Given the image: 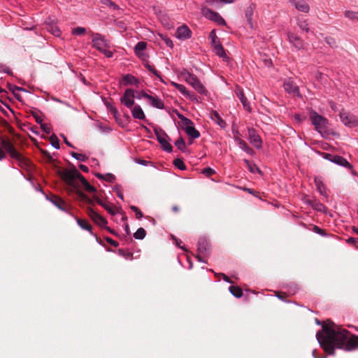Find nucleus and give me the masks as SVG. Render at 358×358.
<instances>
[{
	"label": "nucleus",
	"mask_w": 358,
	"mask_h": 358,
	"mask_svg": "<svg viewBox=\"0 0 358 358\" xmlns=\"http://www.w3.org/2000/svg\"><path fill=\"white\" fill-rule=\"evenodd\" d=\"M49 200L61 210L68 212L70 209V206L57 195H51Z\"/></svg>",
	"instance_id": "14"
},
{
	"label": "nucleus",
	"mask_w": 358,
	"mask_h": 358,
	"mask_svg": "<svg viewBox=\"0 0 358 358\" xmlns=\"http://www.w3.org/2000/svg\"><path fill=\"white\" fill-rule=\"evenodd\" d=\"M42 154L44 156V157H45L47 159V160L48 162H50L53 161L52 157L50 155V154L48 151L42 150Z\"/></svg>",
	"instance_id": "59"
},
{
	"label": "nucleus",
	"mask_w": 358,
	"mask_h": 358,
	"mask_svg": "<svg viewBox=\"0 0 358 358\" xmlns=\"http://www.w3.org/2000/svg\"><path fill=\"white\" fill-rule=\"evenodd\" d=\"M308 203L311 205V206L317 211H323L325 209L324 205H323L322 203L318 202L315 200L310 201L309 200Z\"/></svg>",
	"instance_id": "33"
},
{
	"label": "nucleus",
	"mask_w": 358,
	"mask_h": 358,
	"mask_svg": "<svg viewBox=\"0 0 358 358\" xmlns=\"http://www.w3.org/2000/svg\"><path fill=\"white\" fill-rule=\"evenodd\" d=\"M106 241L110 243V245H113L114 247H117L118 245V243L117 242H116L115 241L113 240L112 238H106Z\"/></svg>",
	"instance_id": "62"
},
{
	"label": "nucleus",
	"mask_w": 358,
	"mask_h": 358,
	"mask_svg": "<svg viewBox=\"0 0 358 358\" xmlns=\"http://www.w3.org/2000/svg\"><path fill=\"white\" fill-rule=\"evenodd\" d=\"M173 164L180 170H185L186 166L181 159L177 158L174 159Z\"/></svg>",
	"instance_id": "42"
},
{
	"label": "nucleus",
	"mask_w": 358,
	"mask_h": 358,
	"mask_svg": "<svg viewBox=\"0 0 358 358\" xmlns=\"http://www.w3.org/2000/svg\"><path fill=\"white\" fill-rule=\"evenodd\" d=\"M148 100L150 101V104L153 107H155L159 109H162L164 108V103L162 102V101L157 96H148Z\"/></svg>",
	"instance_id": "27"
},
{
	"label": "nucleus",
	"mask_w": 358,
	"mask_h": 358,
	"mask_svg": "<svg viewBox=\"0 0 358 358\" xmlns=\"http://www.w3.org/2000/svg\"><path fill=\"white\" fill-rule=\"evenodd\" d=\"M214 51L218 56L221 57H225L226 53L225 51L220 42H217L215 45H213Z\"/></svg>",
	"instance_id": "31"
},
{
	"label": "nucleus",
	"mask_w": 358,
	"mask_h": 358,
	"mask_svg": "<svg viewBox=\"0 0 358 358\" xmlns=\"http://www.w3.org/2000/svg\"><path fill=\"white\" fill-rule=\"evenodd\" d=\"M101 206L103 207L111 215H115L116 213L110 204L103 203Z\"/></svg>",
	"instance_id": "48"
},
{
	"label": "nucleus",
	"mask_w": 358,
	"mask_h": 358,
	"mask_svg": "<svg viewBox=\"0 0 358 358\" xmlns=\"http://www.w3.org/2000/svg\"><path fill=\"white\" fill-rule=\"evenodd\" d=\"M146 47H147V43L145 42H144V41L138 42L134 48V52H135L136 55L139 57H141L143 55V51L146 48Z\"/></svg>",
	"instance_id": "28"
},
{
	"label": "nucleus",
	"mask_w": 358,
	"mask_h": 358,
	"mask_svg": "<svg viewBox=\"0 0 358 358\" xmlns=\"http://www.w3.org/2000/svg\"><path fill=\"white\" fill-rule=\"evenodd\" d=\"M298 24L300 29H302L303 31H306V32L309 31L308 25L306 21H300Z\"/></svg>",
	"instance_id": "52"
},
{
	"label": "nucleus",
	"mask_w": 358,
	"mask_h": 358,
	"mask_svg": "<svg viewBox=\"0 0 358 358\" xmlns=\"http://www.w3.org/2000/svg\"><path fill=\"white\" fill-rule=\"evenodd\" d=\"M135 91L132 89H127L120 98V102L126 107L131 108L134 105Z\"/></svg>",
	"instance_id": "11"
},
{
	"label": "nucleus",
	"mask_w": 358,
	"mask_h": 358,
	"mask_svg": "<svg viewBox=\"0 0 358 358\" xmlns=\"http://www.w3.org/2000/svg\"><path fill=\"white\" fill-rule=\"evenodd\" d=\"M255 8V5L253 3H251L248 7H247L245 15V17L247 18V20L248 23L250 24V27H252V16L254 13V10Z\"/></svg>",
	"instance_id": "24"
},
{
	"label": "nucleus",
	"mask_w": 358,
	"mask_h": 358,
	"mask_svg": "<svg viewBox=\"0 0 358 358\" xmlns=\"http://www.w3.org/2000/svg\"><path fill=\"white\" fill-rule=\"evenodd\" d=\"M104 180L108 181L109 182H113L115 180V177L112 173H107L104 175Z\"/></svg>",
	"instance_id": "53"
},
{
	"label": "nucleus",
	"mask_w": 358,
	"mask_h": 358,
	"mask_svg": "<svg viewBox=\"0 0 358 358\" xmlns=\"http://www.w3.org/2000/svg\"><path fill=\"white\" fill-rule=\"evenodd\" d=\"M132 116L138 120H145V115L143 110L139 105H135L131 110Z\"/></svg>",
	"instance_id": "22"
},
{
	"label": "nucleus",
	"mask_w": 358,
	"mask_h": 358,
	"mask_svg": "<svg viewBox=\"0 0 358 358\" xmlns=\"http://www.w3.org/2000/svg\"><path fill=\"white\" fill-rule=\"evenodd\" d=\"M210 118L214 120L222 128L225 127L226 122L222 119L219 113L215 110H212L210 113Z\"/></svg>",
	"instance_id": "25"
},
{
	"label": "nucleus",
	"mask_w": 358,
	"mask_h": 358,
	"mask_svg": "<svg viewBox=\"0 0 358 358\" xmlns=\"http://www.w3.org/2000/svg\"><path fill=\"white\" fill-rule=\"evenodd\" d=\"M209 37L211 38V43H212L213 46L215 45L216 43H217V42H220L218 38L215 35V30H212L210 31V33L209 34Z\"/></svg>",
	"instance_id": "46"
},
{
	"label": "nucleus",
	"mask_w": 358,
	"mask_h": 358,
	"mask_svg": "<svg viewBox=\"0 0 358 358\" xmlns=\"http://www.w3.org/2000/svg\"><path fill=\"white\" fill-rule=\"evenodd\" d=\"M178 117L182 120V123L185 125V131L186 134L192 138H197L200 136V133L196 130L194 126L193 122L184 117L182 115H178Z\"/></svg>",
	"instance_id": "6"
},
{
	"label": "nucleus",
	"mask_w": 358,
	"mask_h": 358,
	"mask_svg": "<svg viewBox=\"0 0 358 358\" xmlns=\"http://www.w3.org/2000/svg\"><path fill=\"white\" fill-rule=\"evenodd\" d=\"M69 192H74L78 197V199H80L83 201H85V199L87 197V196L85 193H83L79 188H72L69 187Z\"/></svg>",
	"instance_id": "30"
},
{
	"label": "nucleus",
	"mask_w": 358,
	"mask_h": 358,
	"mask_svg": "<svg viewBox=\"0 0 358 358\" xmlns=\"http://www.w3.org/2000/svg\"><path fill=\"white\" fill-rule=\"evenodd\" d=\"M107 108L110 110V112L113 115L115 118L116 120H117V118L119 117V113H118L117 108L115 107H114L113 106L110 105V104H108L107 106Z\"/></svg>",
	"instance_id": "45"
},
{
	"label": "nucleus",
	"mask_w": 358,
	"mask_h": 358,
	"mask_svg": "<svg viewBox=\"0 0 358 358\" xmlns=\"http://www.w3.org/2000/svg\"><path fill=\"white\" fill-rule=\"evenodd\" d=\"M175 240H176V245H177L179 248H181V249H182L183 250H186V248H185L183 245H182V241L181 240H180V239H176V238H175Z\"/></svg>",
	"instance_id": "63"
},
{
	"label": "nucleus",
	"mask_w": 358,
	"mask_h": 358,
	"mask_svg": "<svg viewBox=\"0 0 358 358\" xmlns=\"http://www.w3.org/2000/svg\"><path fill=\"white\" fill-rule=\"evenodd\" d=\"M325 41L331 47L336 46V45L335 39L331 37H327Z\"/></svg>",
	"instance_id": "56"
},
{
	"label": "nucleus",
	"mask_w": 358,
	"mask_h": 358,
	"mask_svg": "<svg viewBox=\"0 0 358 358\" xmlns=\"http://www.w3.org/2000/svg\"><path fill=\"white\" fill-rule=\"evenodd\" d=\"M78 224L83 229L87 230L88 231H92V227L88 223V222L85 220H82L78 217H76Z\"/></svg>",
	"instance_id": "29"
},
{
	"label": "nucleus",
	"mask_w": 358,
	"mask_h": 358,
	"mask_svg": "<svg viewBox=\"0 0 358 358\" xmlns=\"http://www.w3.org/2000/svg\"><path fill=\"white\" fill-rule=\"evenodd\" d=\"M197 246V250L199 254H206L210 250V245L205 238H200L198 241Z\"/></svg>",
	"instance_id": "19"
},
{
	"label": "nucleus",
	"mask_w": 358,
	"mask_h": 358,
	"mask_svg": "<svg viewBox=\"0 0 358 358\" xmlns=\"http://www.w3.org/2000/svg\"><path fill=\"white\" fill-rule=\"evenodd\" d=\"M50 31L55 36H58L60 35V30L57 27L52 26Z\"/></svg>",
	"instance_id": "57"
},
{
	"label": "nucleus",
	"mask_w": 358,
	"mask_h": 358,
	"mask_svg": "<svg viewBox=\"0 0 358 358\" xmlns=\"http://www.w3.org/2000/svg\"><path fill=\"white\" fill-rule=\"evenodd\" d=\"M289 1L296 7V8L301 12L308 13L309 6L304 0H289Z\"/></svg>",
	"instance_id": "21"
},
{
	"label": "nucleus",
	"mask_w": 358,
	"mask_h": 358,
	"mask_svg": "<svg viewBox=\"0 0 358 358\" xmlns=\"http://www.w3.org/2000/svg\"><path fill=\"white\" fill-rule=\"evenodd\" d=\"M345 17H348L350 20H358V12H354L350 10H346L344 13Z\"/></svg>",
	"instance_id": "40"
},
{
	"label": "nucleus",
	"mask_w": 358,
	"mask_h": 358,
	"mask_svg": "<svg viewBox=\"0 0 358 358\" xmlns=\"http://www.w3.org/2000/svg\"><path fill=\"white\" fill-rule=\"evenodd\" d=\"M192 31L186 25L179 27L176 32V36L180 39H187L191 37Z\"/></svg>",
	"instance_id": "17"
},
{
	"label": "nucleus",
	"mask_w": 358,
	"mask_h": 358,
	"mask_svg": "<svg viewBox=\"0 0 358 358\" xmlns=\"http://www.w3.org/2000/svg\"><path fill=\"white\" fill-rule=\"evenodd\" d=\"M50 142L55 148H59V141L55 134H53L51 135L50 137Z\"/></svg>",
	"instance_id": "39"
},
{
	"label": "nucleus",
	"mask_w": 358,
	"mask_h": 358,
	"mask_svg": "<svg viewBox=\"0 0 358 358\" xmlns=\"http://www.w3.org/2000/svg\"><path fill=\"white\" fill-rule=\"evenodd\" d=\"M101 2L106 6L113 8L114 9L117 8V6L110 0H101Z\"/></svg>",
	"instance_id": "55"
},
{
	"label": "nucleus",
	"mask_w": 358,
	"mask_h": 358,
	"mask_svg": "<svg viewBox=\"0 0 358 358\" xmlns=\"http://www.w3.org/2000/svg\"><path fill=\"white\" fill-rule=\"evenodd\" d=\"M8 89L12 91V92L13 93L14 96H15V98L17 99V100H20L21 99V96L19 94H17L16 93V91H23L24 89L22 88V87H17V86H15V85H12L10 84H8Z\"/></svg>",
	"instance_id": "35"
},
{
	"label": "nucleus",
	"mask_w": 358,
	"mask_h": 358,
	"mask_svg": "<svg viewBox=\"0 0 358 358\" xmlns=\"http://www.w3.org/2000/svg\"><path fill=\"white\" fill-rule=\"evenodd\" d=\"M310 118L315 129L320 133H322L326 127L327 123V119L314 112L310 113Z\"/></svg>",
	"instance_id": "8"
},
{
	"label": "nucleus",
	"mask_w": 358,
	"mask_h": 358,
	"mask_svg": "<svg viewBox=\"0 0 358 358\" xmlns=\"http://www.w3.org/2000/svg\"><path fill=\"white\" fill-rule=\"evenodd\" d=\"M248 138L250 143H252L257 148L262 147V139L255 129H248Z\"/></svg>",
	"instance_id": "15"
},
{
	"label": "nucleus",
	"mask_w": 358,
	"mask_h": 358,
	"mask_svg": "<svg viewBox=\"0 0 358 358\" xmlns=\"http://www.w3.org/2000/svg\"><path fill=\"white\" fill-rule=\"evenodd\" d=\"M123 84L125 85H137L139 83L138 80L131 74L124 75L122 77Z\"/></svg>",
	"instance_id": "26"
},
{
	"label": "nucleus",
	"mask_w": 358,
	"mask_h": 358,
	"mask_svg": "<svg viewBox=\"0 0 358 358\" xmlns=\"http://www.w3.org/2000/svg\"><path fill=\"white\" fill-rule=\"evenodd\" d=\"M230 292L236 297L240 298L243 295L242 289L238 286H230L229 288Z\"/></svg>",
	"instance_id": "32"
},
{
	"label": "nucleus",
	"mask_w": 358,
	"mask_h": 358,
	"mask_svg": "<svg viewBox=\"0 0 358 358\" xmlns=\"http://www.w3.org/2000/svg\"><path fill=\"white\" fill-rule=\"evenodd\" d=\"M175 145L181 151H184L186 147L185 141L181 136L179 137V138L177 141H176Z\"/></svg>",
	"instance_id": "41"
},
{
	"label": "nucleus",
	"mask_w": 358,
	"mask_h": 358,
	"mask_svg": "<svg viewBox=\"0 0 358 358\" xmlns=\"http://www.w3.org/2000/svg\"><path fill=\"white\" fill-rule=\"evenodd\" d=\"M285 90L293 96L299 94V90L298 86L291 78H287L284 82Z\"/></svg>",
	"instance_id": "16"
},
{
	"label": "nucleus",
	"mask_w": 358,
	"mask_h": 358,
	"mask_svg": "<svg viewBox=\"0 0 358 358\" xmlns=\"http://www.w3.org/2000/svg\"><path fill=\"white\" fill-rule=\"evenodd\" d=\"M183 76L185 81L191 85L199 93L201 94H206L207 93L205 87L195 75L187 72L183 74Z\"/></svg>",
	"instance_id": "5"
},
{
	"label": "nucleus",
	"mask_w": 358,
	"mask_h": 358,
	"mask_svg": "<svg viewBox=\"0 0 358 358\" xmlns=\"http://www.w3.org/2000/svg\"><path fill=\"white\" fill-rule=\"evenodd\" d=\"M174 85L183 95L188 96L190 99H193L194 95L192 94L189 91H187L184 85L176 83L174 84Z\"/></svg>",
	"instance_id": "34"
},
{
	"label": "nucleus",
	"mask_w": 358,
	"mask_h": 358,
	"mask_svg": "<svg viewBox=\"0 0 358 358\" xmlns=\"http://www.w3.org/2000/svg\"><path fill=\"white\" fill-rule=\"evenodd\" d=\"M0 143L2 148L9 154L10 157L17 162V165L21 169H29L31 167V163L29 159L19 152L9 139L0 137Z\"/></svg>",
	"instance_id": "3"
},
{
	"label": "nucleus",
	"mask_w": 358,
	"mask_h": 358,
	"mask_svg": "<svg viewBox=\"0 0 358 358\" xmlns=\"http://www.w3.org/2000/svg\"><path fill=\"white\" fill-rule=\"evenodd\" d=\"M289 42L297 49L301 50L304 48V43L299 36L295 34H289L288 36Z\"/></svg>",
	"instance_id": "20"
},
{
	"label": "nucleus",
	"mask_w": 358,
	"mask_h": 358,
	"mask_svg": "<svg viewBox=\"0 0 358 358\" xmlns=\"http://www.w3.org/2000/svg\"><path fill=\"white\" fill-rule=\"evenodd\" d=\"M316 337L320 346L329 355H334L336 348L345 351L358 350V336L331 320L322 324V331H318Z\"/></svg>",
	"instance_id": "1"
},
{
	"label": "nucleus",
	"mask_w": 358,
	"mask_h": 358,
	"mask_svg": "<svg viewBox=\"0 0 358 358\" xmlns=\"http://www.w3.org/2000/svg\"><path fill=\"white\" fill-rule=\"evenodd\" d=\"M1 125L2 127H3L5 129H6L8 132L11 134H14V128L13 127H11V125L6 120H2L1 122Z\"/></svg>",
	"instance_id": "44"
},
{
	"label": "nucleus",
	"mask_w": 358,
	"mask_h": 358,
	"mask_svg": "<svg viewBox=\"0 0 358 358\" xmlns=\"http://www.w3.org/2000/svg\"><path fill=\"white\" fill-rule=\"evenodd\" d=\"M236 96L240 99L241 102L242 103L243 108L248 110H251V108L250 106L249 102L248 101L247 98L245 97L243 89L240 87H237L235 91Z\"/></svg>",
	"instance_id": "18"
},
{
	"label": "nucleus",
	"mask_w": 358,
	"mask_h": 358,
	"mask_svg": "<svg viewBox=\"0 0 358 358\" xmlns=\"http://www.w3.org/2000/svg\"><path fill=\"white\" fill-rule=\"evenodd\" d=\"M93 199L100 206L103 205V203H104L96 195L93 196Z\"/></svg>",
	"instance_id": "64"
},
{
	"label": "nucleus",
	"mask_w": 358,
	"mask_h": 358,
	"mask_svg": "<svg viewBox=\"0 0 358 358\" xmlns=\"http://www.w3.org/2000/svg\"><path fill=\"white\" fill-rule=\"evenodd\" d=\"M41 128L43 129V131L44 132H45L46 134H50V131H51V129L48 126V124H44V123H41Z\"/></svg>",
	"instance_id": "58"
},
{
	"label": "nucleus",
	"mask_w": 358,
	"mask_h": 358,
	"mask_svg": "<svg viewBox=\"0 0 358 358\" xmlns=\"http://www.w3.org/2000/svg\"><path fill=\"white\" fill-rule=\"evenodd\" d=\"M87 215L89 217L98 225L104 227L107 224V220L101 216L98 213L94 211L92 208H87Z\"/></svg>",
	"instance_id": "13"
},
{
	"label": "nucleus",
	"mask_w": 358,
	"mask_h": 358,
	"mask_svg": "<svg viewBox=\"0 0 358 358\" xmlns=\"http://www.w3.org/2000/svg\"><path fill=\"white\" fill-rule=\"evenodd\" d=\"M130 208L136 213V217L137 219H141L143 217V215L138 208L135 206H131Z\"/></svg>",
	"instance_id": "47"
},
{
	"label": "nucleus",
	"mask_w": 358,
	"mask_h": 358,
	"mask_svg": "<svg viewBox=\"0 0 358 358\" xmlns=\"http://www.w3.org/2000/svg\"><path fill=\"white\" fill-rule=\"evenodd\" d=\"M71 155L76 158V159L81 161V162H85L87 159V157L83 154L77 153L75 152H71Z\"/></svg>",
	"instance_id": "43"
},
{
	"label": "nucleus",
	"mask_w": 358,
	"mask_h": 358,
	"mask_svg": "<svg viewBox=\"0 0 358 358\" xmlns=\"http://www.w3.org/2000/svg\"><path fill=\"white\" fill-rule=\"evenodd\" d=\"M62 180L72 188H80V183L88 192H95L96 188L92 186L75 166L71 169H63L57 171Z\"/></svg>",
	"instance_id": "2"
},
{
	"label": "nucleus",
	"mask_w": 358,
	"mask_h": 358,
	"mask_svg": "<svg viewBox=\"0 0 358 358\" xmlns=\"http://www.w3.org/2000/svg\"><path fill=\"white\" fill-rule=\"evenodd\" d=\"M154 132L163 150L168 152H171L173 150V147L168 141V140H170V138L166 133L159 127H155L154 129Z\"/></svg>",
	"instance_id": "4"
},
{
	"label": "nucleus",
	"mask_w": 358,
	"mask_h": 358,
	"mask_svg": "<svg viewBox=\"0 0 358 358\" xmlns=\"http://www.w3.org/2000/svg\"><path fill=\"white\" fill-rule=\"evenodd\" d=\"M31 114H32L33 117L35 118L36 122L37 123H38V124H41L43 122V119H42L41 117H39V116L37 115V113H35V112H32V113H31Z\"/></svg>",
	"instance_id": "61"
},
{
	"label": "nucleus",
	"mask_w": 358,
	"mask_h": 358,
	"mask_svg": "<svg viewBox=\"0 0 358 358\" xmlns=\"http://www.w3.org/2000/svg\"><path fill=\"white\" fill-rule=\"evenodd\" d=\"M314 182L320 194L326 196L325 186L323 184L322 178L320 176L315 177Z\"/></svg>",
	"instance_id": "23"
},
{
	"label": "nucleus",
	"mask_w": 358,
	"mask_h": 358,
	"mask_svg": "<svg viewBox=\"0 0 358 358\" xmlns=\"http://www.w3.org/2000/svg\"><path fill=\"white\" fill-rule=\"evenodd\" d=\"M322 155L325 159L336 164L346 167L349 169H351L352 168V165L344 157L341 156L334 155L329 153H323Z\"/></svg>",
	"instance_id": "10"
},
{
	"label": "nucleus",
	"mask_w": 358,
	"mask_h": 358,
	"mask_svg": "<svg viewBox=\"0 0 358 358\" xmlns=\"http://www.w3.org/2000/svg\"><path fill=\"white\" fill-rule=\"evenodd\" d=\"M244 162L246 164L247 168L250 170L251 173H255L256 171H258L259 173H261V171L259 169V168L256 166L255 164H251L249 160L244 159Z\"/></svg>",
	"instance_id": "38"
},
{
	"label": "nucleus",
	"mask_w": 358,
	"mask_h": 358,
	"mask_svg": "<svg viewBox=\"0 0 358 358\" xmlns=\"http://www.w3.org/2000/svg\"><path fill=\"white\" fill-rule=\"evenodd\" d=\"M202 173L209 177L215 173V171L210 167H207L203 169Z\"/></svg>",
	"instance_id": "49"
},
{
	"label": "nucleus",
	"mask_w": 358,
	"mask_h": 358,
	"mask_svg": "<svg viewBox=\"0 0 358 358\" xmlns=\"http://www.w3.org/2000/svg\"><path fill=\"white\" fill-rule=\"evenodd\" d=\"M161 38L164 41L165 43L167 46L172 48L173 46L172 41L166 37V36H164L162 34L160 35Z\"/></svg>",
	"instance_id": "54"
},
{
	"label": "nucleus",
	"mask_w": 358,
	"mask_h": 358,
	"mask_svg": "<svg viewBox=\"0 0 358 358\" xmlns=\"http://www.w3.org/2000/svg\"><path fill=\"white\" fill-rule=\"evenodd\" d=\"M86 31V29L84 27H76L73 29L72 33L75 35H81L85 34Z\"/></svg>",
	"instance_id": "50"
},
{
	"label": "nucleus",
	"mask_w": 358,
	"mask_h": 358,
	"mask_svg": "<svg viewBox=\"0 0 358 358\" xmlns=\"http://www.w3.org/2000/svg\"><path fill=\"white\" fill-rule=\"evenodd\" d=\"M145 235H146V231L145 230L142 228V227H140L137 229V231L134 234V237L136 238V239H139V240H141V239H143L145 237Z\"/></svg>",
	"instance_id": "37"
},
{
	"label": "nucleus",
	"mask_w": 358,
	"mask_h": 358,
	"mask_svg": "<svg viewBox=\"0 0 358 358\" xmlns=\"http://www.w3.org/2000/svg\"><path fill=\"white\" fill-rule=\"evenodd\" d=\"M145 66L148 69L149 71L152 72L157 76H159L158 71L153 66L149 64L148 63H146Z\"/></svg>",
	"instance_id": "51"
},
{
	"label": "nucleus",
	"mask_w": 358,
	"mask_h": 358,
	"mask_svg": "<svg viewBox=\"0 0 358 358\" xmlns=\"http://www.w3.org/2000/svg\"><path fill=\"white\" fill-rule=\"evenodd\" d=\"M202 14L206 18L213 20L217 22L220 25L225 24V20L222 18V17L217 12H214L208 8H202Z\"/></svg>",
	"instance_id": "9"
},
{
	"label": "nucleus",
	"mask_w": 358,
	"mask_h": 358,
	"mask_svg": "<svg viewBox=\"0 0 358 358\" xmlns=\"http://www.w3.org/2000/svg\"><path fill=\"white\" fill-rule=\"evenodd\" d=\"M238 141L239 147L243 150H244L245 152H246L248 154H251L252 152V150L248 146V145L247 144V143L245 141H243L242 139H238Z\"/></svg>",
	"instance_id": "36"
},
{
	"label": "nucleus",
	"mask_w": 358,
	"mask_h": 358,
	"mask_svg": "<svg viewBox=\"0 0 358 358\" xmlns=\"http://www.w3.org/2000/svg\"><path fill=\"white\" fill-rule=\"evenodd\" d=\"M92 43L93 46L96 48L99 52H102L104 48H110V42L105 39V38L99 33H92Z\"/></svg>",
	"instance_id": "7"
},
{
	"label": "nucleus",
	"mask_w": 358,
	"mask_h": 358,
	"mask_svg": "<svg viewBox=\"0 0 358 358\" xmlns=\"http://www.w3.org/2000/svg\"><path fill=\"white\" fill-rule=\"evenodd\" d=\"M101 52L104 54V55L108 58L112 57L113 55V52L108 48H104V50Z\"/></svg>",
	"instance_id": "60"
},
{
	"label": "nucleus",
	"mask_w": 358,
	"mask_h": 358,
	"mask_svg": "<svg viewBox=\"0 0 358 358\" xmlns=\"http://www.w3.org/2000/svg\"><path fill=\"white\" fill-rule=\"evenodd\" d=\"M340 118L342 122L349 127H355L358 125V119L348 113L341 112L340 113Z\"/></svg>",
	"instance_id": "12"
}]
</instances>
